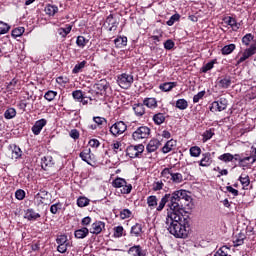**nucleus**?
Here are the masks:
<instances>
[{"instance_id":"nucleus-22","label":"nucleus","mask_w":256,"mask_h":256,"mask_svg":"<svg viewBox=\"0 0 256 256\" xmlns=\"http://www.w3.org/2000/svg\"><path fill=\"white\" fill-rule=\"evenodd\" d=\"M173 167H175V166H172L170 180H171V183H174L175 185H179V183H183V181H184L183 174L173 171Z\"/></svg>"},{"instance_id":"nucleus-31","label":"nucleus","mask_w":256,"mask_h":256,"mask_svg":"<svg viewBox=\"0 0 256 256\" xmlns=\"http://www.w3.org/2000/svg\"><path fill=\"white\" fill-rule=\"evenodd\" d=\"M93 121H94V123H96V125L99 129H103V127H105L107 125V119H105L104 117H101V116H94Z\"/></svg>"},{"instance_id":"nucleus-27","label":"nucleus","mask_w":256,"mask_h":256,"mask_svg":"<svg viewBox=\"0 0 256 256\" xmlns=\"http://www.w3.org/2000/svg\"><path fill=\"white\" fill-rule=\"evenodd\" d=\"M247 239V236L243 232H240L236 236L233 237V245L235 247H240V245H243L245 243V240Z\"/></svg>"},{"instance_id":"nucleus-49","label":"nucleus","mask_w":256,"mask_h":256,"mask_svg":"<svg viewBox=\"0 0 256 256\" xmlns=\"http://www.w3.org/2000/svg\"><path fill=\"white\" fill-rule=\"evenodd\" d=\"M96 89H98V91H104V93H107V89H109V83L105 80H101L96 84Z\"/></svg>"},{"instance_id":"nucleus-43","label":"nucleus","mask_w":256,"mask_h":256,"mask_svg":"<svg viewBox=\"0 0 256 256\" xmlns=\"http://www.w3.org/2000/svg\"><path fill=\"white\" fill-rule=\"evenodd\" d=\"M89 203H91V200H89V198L85 197V196H80L78 199H77V205L78 207H87L89 206Z\"/></svg>"},{"instance_id":"nucleus-59","label":"nucleus","mask_w":256,"mask_h":256,"mask_svg":"<svg viewBox=\"0 0 256 256\" xmlns=\"http://www.w3.org/2000/svg\"><path fill=\"white\" fill-rule=\"evenodd\" d=\"M57 97V91L49 90L45 93L44 98L46 101H53Z\"/></svg>"},{"instance_id":"nucleus-12","label":"nucleus","mask_w":256,"mask_h":256,"mask_svg":"<svg viewBox=\"0 0 256 256\" xmlns=\"http://www.w3.org/2000/svg\"><path fill=\"white\" fill-rule=\"evenodd\" d=\"M233 81L231 80V76L225 75L220 78H218L217 85L220 89H229L231 87V84Z\"/></svg>"},{"instance_id":"nucleus-40","label":"nucleus","mask_w":256,"mask_h":256,"mask_svg":"<svg viewBox=\"0 0 256 256\" xmlns=\"http://www.w3.org/2000/svg\"><path fill=\"white\" fill-rule=\"evenodd\" d=\"M253 39H255V36L251 33H247L246 35H244L242 37V44L245 47H249V45H251V41H253Z\"/></svg>"},{"instance_id":"nucleus-10","label":"nucleus","mask_w":256,"mask_h":256,"mask_svg":"<svg viewBox=\"0 0 256 256\" xmlns=\"http://www.w3.org/2000/svg\"><path fill=\"white\" fill-rule=\"evenodd\" d=\"M105 222L101 220H96L94 223L91 224V227L89 229V232L92 235H101L103 231H105Z\"/></svg>"},{"instance_id":"nucleus-13","label":"nucleus","mask_w":256,"mask_h":256,"mask_svg":"<svg viewBox=\"0 0 256 256\" xmlns=\"http://www.w3.org/2000/svg\"><path fill=\"white\" fill-rule=\"evenodd\" d=\"M24 219H27V221H37L41 219V214L37 213L33 208H28L25 210Z\"/></svg>"},{"instance_id":"nucleus-21","label":"nucleus","mask_w":256,"mask_h":256,"mask_svg":"<svg viewBox=\"0 0 256 256\" xmlns=\"http://www.w3.org/2000/svg\"><path fill=\"white\" fill-rule=\"evenodd\" d=\"M132 109L136 117H143V115L146 113V109L143 103L134 104Z\"/></svg>"},{"instance_id":"nucleus-58","label":"nucleus","mask_w":256,"mask_h":256,"mask_svg":"<svg viewBox=\"0 0 256 256\" xmlns=\"http://www.w3.org/2000/svg\"><path fill=\"white\" fill-rule=\"evenodd\" d=\"M165 187L163 180L154 181L152 184V191H161Z\"/></svg>"},{"instance_id":"nucleus-60","label":"nucleus","mask_w":256,"mask_h":256,"mask_svg":"<svg viewBox=\"0 0 256 256\" xmlns=\"http://www.w3.org/2000/svg\"><path fill=\"white\" fill-rule=\"evenodd\" d=\"M25 33V28L24 27H18L12 30V37H15V39H17V37H21V35H23Z\"/></svg>"},{"instance_id":"nucleus-32","label":"nucleus","mask_w":256,"mask_h":256,"mask_svg":"<svg viewBox=\"0 0 256 256\" xmlns=\"http://www.w3.org/2000/svg\"><path fill=\"white\" fill-rule=\"evenodd\" d=\"M226 23L233 29V31H239V27H241V24L237 23V20L231 16L227 18Z\"/></svg>"},{"instance_id":"nucleus-56","label":"nucleus","mask_w":256,"mask_h":256,"mask_svg":"<svg viewBox=\"0 0 256 256\" xmlns=\"http://www.w3.org/2000/svg\"><path fill=\"white\" fill-rule=\"evenodd\" d=\"M229 255V247L222 246L214 254V256H227Z\"/></svg>"},{"instance_id":"nucleus-41","label":"nucleus","mask_w":256,"mask_h":256,"mask_svg":"<svg viewBox=\"0 0 256 256\" xmlns=\"http://www.w3.org/2000/svg\"><path fill=\"white\" fill-rule=\"evenodd\" d=\"M20 83L19 78L15 77L10 82H6V89L13 91L15 87H18Z\"/></svg>"},{"instance_id":"nucleus-35","label":"nucleus","mask_w":256,"mask_h":256,"mask_svg":"<svg viewBox=\"0 0 256 256\" xmlns=\"http://www.w3.org/2000/svg\"><path fill=\"white\" fill-rule=\"evenodd\" d=\"M235 49H237V46L235 44L225 45L221 49V53H222V55H231V53H233V51H235Z\"/></svg>"},{"instance_id":"nucleus-4","label":"nucleus","mask_w":256,"mask_h":256,"mask_svg":"<svg viewBox=\"0 0 256 256\" xmlns=\"http://www.w3.org/2000/svg\"><path fill=\"white\" fill-rule=\"evenodd\" d=\"M143 151H145L143 144L130 145L126 149V155H128L130 159H140L141 155H143Z\"/></svg>"},{"instance_id":"nucleus-24","label":"nucleus","mask_w":256,"mask_h":256,"mask_svg":"<svg viewBox=\"0 0 256 256\" xmlns=\"http://www.w3.org/2000/svg\"><path fill=\"white\" fill-rule=\"evenodd\" d=\"M114 155H117L118 153L123 152V149H125V146H123V142L116 140L113 141L110 145Z\"/></svg>"},{"instance_id":"nucleus-54","label":"nucleus","mask_w":256,"mask_h":256,"mask_svg":"<svg viewBox=\"0 0 256 256\" xmlns=\"http://www.w3.org/2000/svg\"><path fill=\"white\" fill-rule=\"evenodd\" d=\"M11 26L3 21H0V35L9 33Z\"/></svg>"},{"instance_id":"nucleus-52","label":"nucleus","mask_w":256,"mask_h":256,"mask_svg":"<svg viewBox=\"0 0 256 256\" xmlns=\"http://www.w3.org/2000/svg\"><path fill=\"white\" fill-rule=\"evenodd\" d=\"M123 233H125V228H123V226L114 227L113 237H115L116 239H119L123 237Z\"/></svg>"},{"instance_id":"nucleus-9","label":"nucleus","mask_w":256,"mask_h":256,"mask_svg":"<svg viewBox=\"0 0 256 256\" xmlns=\"http://www.w3.org/2000/svg\"><path fill=\"white\" fill-rule=\"evenodd\" d=\"M35 199H40L38 205H47V203H51V193L45 189H40L35 196Z\"/></svg>"},{"instance_id":"nucleus-33","label":"nucleus","mask_w":256,"mask_h":256,"mask_svg":"<svg viewBox=\"0 0 256 256\" xmlns=\"http://www.w3.org/2000/svg\"><path fill=\"white\" fill-rule=\"evenodd\" d=\"M88 43H89V39L85 38V36H78L76 39V45L80 49H85Z\"/></svg>"},{"instance_id":"nucleus-36","label":"nucleus","mask_w":256,"mask_h":256,"mask_svg":"<svg viewBox=\"0 0 256 256\" xmlns=\"http://www.w3.org/2000/svg\"><path fill=\"white\" fill-rule=\"evenodd\" d=\"M87 65V61L83 60L82 62L76 64L74 68L72 69V73L74 75H77L78 73H81L83 69H85V66Z\"/></svg>"},{"instance_id":"nucleus-50","label":"nucleus","mask_w":256,"mask_h":256,"mask_svg":"<svg viewBox=\"0 0 256 256\" xmlns=\"http://www.w3.org/2000/svg\"><path fill=\"white\" fill-rule=\"evenodd\" d=\"M121 193L122 195H129L131 191H133V185L127 183V180L125 181V184L121 186Z\"/></svg>"},{"instance_id":"nucleus-6","label":"nucleus","mask_w":256,"mask_h":256,"mask_svg":"<svg viewBox=\"0 0 256 256\" xmlns=\"http://www.w3.org/2000/svg\"><path fill=\"white\" fill-rule=\"evenodd\" d=\"M125 131H127V124H125V122L123 121H118L110 127V133L114 137H119V135H123Z\"/></svg>"},{"instance_id":"nucleus-64","label":"nucleus","mask_w":256,"mask_h":256,"mask_svg":"<svg viewBox=\"0 0 256 256\" xmlns=\"http://www.w3.org/2000/svg\"><path fill=\"white\" fill-rule=\"evenodd\" d=\"M205 94H206L205 90L198 92L193 97V103H199V101H201V99L205 97Z\"/></svg>"},{"instance_id":"nucleus-63","label":"nucleus","mask_w":256,"mask_h":256,"mask_svg":"<svg viewBox=\"0 0 256 256\" xmlns=\"http://www.w3.org/2000/svg\"><path fill=\"white\" fill-rule=\"evenodd\" d=\"M27 194L25 193V190H23V189H18V190H16V192H15V197H16V199L18 200V201H23V199H25V196H26Z\"/></svg>"},{"instance_id":"nucleus-15","label":"nucleus","mask_w":256,"mask_h":256,"mask_svg":"<svg viewBox=\"0 0 256 256\" xmlns=\"http://www.w3.org/2000/svg\"><path fill=\"white\" fill-rule=\"evenodd\" d=\"M143 233H145V231H143V224L136 223L131 227V230H130L131 237H142Z\"/></svg>"},{"instance_id":"nucleus-25","label":"nucleus","mask_w":256,"mask_h":256,"mask_svg":"<svg viewBox=\"0 0 256 256\" xmlns=\"http://www.w3.org/2000/svg\"><path fill=\"white\" fill-rule=\"evenodd\" d=\"M171 172H172V166L166 167L161 171L160 177H162L165 183H171Z\"/></svg>"},{"instance_id":"nucleus-20","label":"nucleus","mask_w":256,"mask_h":256,"mask_svg":"<svg viewBox=\"0 0 256 256\" xmlns=\"http://www.w3.org/2000/svg\"><path fill=\"white\" fill-rule=\"evenodd\" d=\"M144 107H147L148 109H157L159 107V104L157 103V98H144L143 103Z\"/></svg>"},{"instance_id":"nucleus-45","label":"nucleus","mask_w":256,"mask_h":256,"mask_svg":"<svg viewBox=\"0 0 256 256\" xmlns=\"http://www.w3.org/2000/svg\"><path fill=\"white\" fill-rule=\"evenodd\" d=\"M187 107H189V103L187 102V100L182 98L176 101V108L180 109V111H185Z\"/></svg>"},{"instance_id":"nucleus-18","label":"nucleus","mask_w":256,"mask_h":256,"mask_svg":"<svg viewBox=\"0 0 256 256\" xmlns=\"http://www.w3.org/2000/svg\"><path fill=\"white\" fill-rule=\"evenodd\" d=\"M175 147H177V141L174 139H170L162 147V153L164 154L171 153V151H173Z\"/></svg>"},{"instance_id":"nucleus-30","label":"nucleus","mask_w":256,"mask_h":256,"mask_svg":"<svg viewBox=\"0 0 256 256\" xmlns=\"http://www.w3.org/2000/svg\"><path fill=\"white\" fill-rule=\"evenodd\" d=\"M175 87H177V82H165L159 85V89L164 91V93L175 89Z\"/></svg>"},{"instance_id":"nucleus-3","label":"nucleus","mask_w":256,"mask_h":256,"mask_svg":"<svg viewBox=\"0 0 256 256\" xmlns=\"http://www.w3.org/2000/svg\"><path fill=\"white\" fill-rule=\"evenodd\" d=\"M256 162V148L251 146L249 156H243L240 160V167L249 169Z\"/></svg>"},{"instance_id":"nucleus-7","label":"nucleus","mask_w":256,"mask_h":256,"mask_svg":"<svg viewBox=\"0 0 256 256\" xmlns=\"http://www.w3.org/2000/svg\"><path fill=\"white\" fill-rule=\"evenodd\" d=\"M228 103L229 101L226 98H220L218 101L212 102L210 106L211 113L225 111V109H227Z\"/></svg>"},{"instance_id":"nucleus-39","label":"nucleus","mask_w":256,"mask_h":256,"mask_svg":"<svg viewBox=\"0 0 256 256\" xmlns=\"http://www.w3.org/2000/svg\"><path fill=\"white\" fill-rule=\"evenodd\" d=\"M125 178L117 177L112 181V187L115 189H121L125 185Z\"/></svg>"},{"instance_id":"nucleus-34","label":"nucleus","mask_w":256,"mask_h":256,"mask_svg":"<svg viewBox=\"0 0 256 256\" xmlns=\"http://www.w3.org/2000/svg\"><path fill=\"white\" fill-rule=\"evenodd\" d=\"M215 63H217V59L211 60L207 64L203 65L200 69V73H207L208 71H211L215 67Z\"/></svg>"},{"instance_id":"nucleus-1","label":"nucleus","mask_w":256,"mask_h":256,"mask_svg":"<svg viewBox=\"0 0 256 256\" xmlns=\"http://www.w3.org/2000/svg\"><path fill=\"white\" fill-rule=\"evenodd\" d=\"M193 199L189 195V191L180 189L170 193L164 194L159 205L157 212L161 213L167 207L166 227L170 235L176 239H187L189 237V215H183L185 208L189 207Z\"/></svg>"},{"instance_id":"nucleus-38","label":"nucleus","mask_w":256,"mask_h":256,"mask_svg":"<svg viewBox=\"0 0 256 256\" xmlns=\"http://www.w3.org/2000/svg\"><path fill=\"white\" fill-rule=\"evenodd\" d=\"M61 209H63V203L57 202L50 206V213H52V215H57V213H61Z\"/></svg>"},{"instance_id":"nucleus-26","label":"nucleus","mask_w":256,"mask_h":256,"mask_svg":"<svg viewBox=\"0 0 256 256\" xmlns=\"http://www.w3.org/2000/svg\"><path fill=\"white\" fill-rule=\"evenodd\" d=\"M146 201L149 209L151 210L156 209L157 211V208L159 207V203H158L159 200L157 199V196L155 195L148 196Z\"/></svg>"},{"instance_id":"nucleus-14","label":"nucleus","mask_w":256,"mask_h":256,"mask_svg":"<svg viewBox=\"0 0 256 256\" xmlns=\"http://www.w3.org/2000/svg\"><path fill=\"white\" fill-rule=\"evenodd\" d=\"M54 165L55 160H53V156H44L42 158L41 167L44 171H49Z\"/></svg>"},{"instance_id":"nucleus-61","label":"nucleus","mask_w":256,"mask_h":256,"mask_svg":"<svg viewBox=\"0 0 256 256\" xmlns=\"http://www.w3.org/2000/svg\"><path fill=\"white\" fill-rule=\"evenodd\" d=\"M72 97L73 99H75V101H78V103L83 99V97H85V95H83V90H75L72 92Z\"/></svg>"},{"instance_id":"nucleus-44","label":"nucleus","mask_w":256,"mask_h":256,"mask_svg":"<svg viewBox=\"0 0 256 256\" xmlns=\"http://www.w3.org/2000/svg\"><path fill=\"white\" fill-rule=\"evenodd\" d=\"M4 117L6 119H15V117H17V110L15 108H8L5 112H4Z\"/></svg>"},{"instance_id":"nucleus-53","label":"nucleus","mask_w":256,"mask_h":256,"mask_svg":"<svg viewBox=\"0 0 256 256\" xmlns=\"http://www.w3.org/2000/svg\"><path fill=\"white\" fill-rule=\"evenodd\" d=\"M179 19H181V15L176 13L169 18V20L166 22V25H168V27H173V25H175Z\"/></svg>"},{"instance_id":"nucleus-42","label":"nucleus","mask_w":256,"mask_h":256,"mask_svg":"<svg viewBox=\"0 0 256 256\" xmlns=\"http://www.w3.org/2000/svg\"><path fill=\"white\" fill-rule=\"evenodd\" d=\"M219 161H222V163H231L233 162V154L231 153H224L220 156H218Z\"/></svg>"},{"instance_id":"nucleus-23","label":"nucleus","mask_w":256,"mask_h":256,"mask_svg":"<svg viewBox=\"0 0 256 256\" xmlns=\"http://www.w3.org/2000/svg\"><path fill=\"white\" fill-rule=\"evenodd\" d=\"M106 23L110 26L108 31H117V27H119V22H117V20H114L113 14L107 16Z\"/></svg>"},{"instance_id":"nucleus-46","label":"nucleus","mask_w":256,"mask_h":256,"mask_svg":"<svg viewBox=\"0 0 256 256\" xmlns=\"http://www.w3.org/2000/svg\"><path fill=\"white\" fill-rule=\"evenodd\" d=\"M22 155L23 151H21V148L17 145H14L12 149V159H21Z\"/></svg>"},{"instance_id":"nucleus-47","label":"nucleus","mask_w":256,"mask_h":256,"mask_svg":"<svg viewBox=\"0 0 256 256\" xmlns=\"http://www.w3.org/2000/svg\"><path fill=\"white\" fill-rule=\"evenodd\" d=\"M239 181L241 185H243V187H249V185H251V179L247 174H241L239 177Z\"/></svg>"},{"instance_id":"nucleus-5","label":"nucleus","mask_w":256,"mask_h":256,"mask_svg":"<svg viewBox=\"0 0 256 256\" xmlns=\"http://www.w3.org/2000/svg\"><path fill=\"white\" fill-rule=\"evenodd\" d=\"M133 75L122 73L117 76V83L121 89H129L133 85Z\"/></svg>"},{"instance_id":"nucleus-2","label":"nucleus","mask_w":256,"mask_h":256,"mask_svg":"<svg viewBox=\"0 0 256 256\" xmlns=\"http://www.w3.org/2000/svg\"><path fill=\"white\" fill-rule=\"evenodd\" d=\"M151 137V128L149 126H139L132 133V139L134 141H143V139H149Z\"/></svg>"},{"instance_id":"nucleus-11","label":"nucleus","mask_w":256,"mask_h":256,"mask_svg":"<svg viewBox=\"0 0 256 256\" xmlns=\"http://www.w3.org/2000/svg\"><path fill=\"white\" fill-rule=\"evenodd\" d=\"M47 125V119L41 118L37 120L31 128L33 135H41V131H43V127Z\"/></svg>"},{"instance_id":"nucleus-48","label":"nucleus","mask_w":256,"mask_h":256,"mask_svg":"<svg viewBox=\"0 0 256 256\" xmlns=\"http://www.w3.org/2000/svg\"><path fill=\"white\" fill-rule=\"evenodd\" d=\"M132 216H133V212L127 208L122 209L119 214V217L122 220L131 219Z\"/></svg>"},{"instance_id":"nucleus-28","label":"nucleus","mask_w":256,"mask_h":256,"mask_svg":"<svg viewBox=\"0 0 256 256\" xmlns=\"http://www.w3.org/2000/svg\"><path fill=\"white\" fill-rule=\"evenodd\" d=\"M44 11L49 17H55V14L59 13V7L48 4L45 6Z\"/></svg>"},{"instance_id":"nucleus-37","label":"nucleus","mask_w":256,"mask_h":256,"mask_svg":"<svg viewBox=\"0 0 256 256\" xmlns=\"http://www.w3.org/2000/svg\"><path fill=\"white\" fill-rule=\"evenodd\" d=\"M152 121H154L155 125H163V122L165 121V114L161 112L155 114L152 118Z\"/></svg>"},{"instance_id":"nucleus-17","label":"nucleus","mask_w":256,"mask_h":256,"mask_svg":"<svg viewBox=\"0 0 256 256\" xmlns=\"http://www.w3.org/2000/svg\"><path fill=\"white\" fill-rule=\"evenodd\" d=\"M159 147H161V142L157 139H152L147 144L146 151L148 153H155V151H157V149H159Z\"/></svg>"},{"instance_id":"nucleus-62","label":"nucleus","mask_w":256,"mask_h":256,"mask_svg":"<svg viewBox=\"0 0 256 256\" xmlns=\"http://www.w3.org/2000/svg\"><path fill=\"white\" fill-rule=\"evenodd\" d=\"M67 235L62 234L56 238L57 245H69Z\"/></svg>"},{"instance_id":"nucleus-57","label":"nucleus","mask_w":256,"mask_h":256,"mask_svg":"<svg viewBox=\"0 0 256 256\" xmlns=\"http://www.w3.org/2000/svg\"><path fill=\"white\" fill-rule=\"evenodd\" d=\"M140 249H141V245H134L128 249L127 253L128 255H131V256H137Z\"/></svg>"},{"instance_id":"nucleus-29","label":"nucleus","mask_w":256,"mask_h":256,"mask_svg":"<svg viewBox=\"0 0 256 256\" xmlns=\"http://www.w3.org/2000/svg\"><path fill=\"white\" fill-rule=\"evenodd\" d=\"M114 45L117 49H123V47H127V37L119 36L114 40Z\"/></svg>"},{"instance_id":"nucleus-8","label":"nucleus","mask_w":256,"mask_h":256,"mask_svg":"<svg viewBox=\"0 0 256 256\" xmlns=\"http://www.w3.org/2000/svg\"><path fill=\"white\" fill-rule=\"evenodd\" d=\"M79 157L82 161L87 163V165L93 166V163H95V155L91 153V148H85L80 152Z\"/></svg>"},{"instance_id":"nucleus-16","label":"nucleus","mask_w":256,"mask_h":256,"mask_svg":"<svg viewBox=\"0 0 256 256\" xmlns=\"http://www.w3.org/2000/svg\"><path fill=\"white\" fill-rule=\"evenodd\" d=\"M213 160L211 159V153L206 152L202 154V159L198 162L199 167H210Z\"/></svg>"},{"instance_id":"nucleus-19","label":"nucleus","mask_w":256,"mask_h":256,"mask_svg":"<svg viewBox=\"0 0 256 256\" xmlns=\"http://www.w3.org/2000/svg\"><path fill=\"white\" fill-rule=\"evenodd\" d=\"M89 233V228L82 227L74 231V237L75 239H85V237L89 236Z\"/></svg>"},{"instance_id":"nucleus-55","label":"nucleus","mask_w":256,"mask_h":256,"mask_svg":"<svg viewBox=\"0 0 256 256\" xmlns=\"http://www.w3.org/2000/svg\"><path fill=\"white\" fill-rule=\"evenodd\" d=\"M213 135H215V132H213V129H209V130H206L202 137V141L203 143H207V141H209V139H212L213 138Z\"/></svg>"},{"instance_id":"nucleus-51","label":"nucleus","mask_w":256,"mask_h":256,"mask_svg":"<svg viewBox=\"0 0 256 256\" xmlns=\"http://www.w3.org/2000/svg\"><path fill=\"white\" fill-rule=\"evenodd\" d=\"M190 157H200L201 156V147L192 146L189 149Z\"/></svg>"}]
</instances>
